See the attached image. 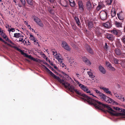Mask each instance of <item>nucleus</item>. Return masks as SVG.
Listing matches in <instances>:
<instances>
[{
  "instance_id": "f257e3e1",
  "label": "nucleus",
  "mask_w": 125,
  "mask_h": 125,
  "mask_svg": "<svg viewBox=\"0 0 125 125\" xmlns=\"http://www.w3.org/2000/svg\"><path fill=\"white\" fill-rule=\"evenodd\" d=\"M93 90L100 96V98L102 99L108 104H111L115 105H118V104L112 99L107 96L106 95L101 93L95 88H93Z\"/></svg>"
},
{
  "instance_id": "f03ea898",
  "label": "nucleus",
  "mask_w": 125,
  "mask_h": 125,
  "mask_svg": "<svg viewBox=\"0 0 125 125\" xmlns=\"http://www.w3.org/2000/svg\"><path fill=\"white\" fill-rule=\"evenodd\" d=\"M43 66L47 72L52 77L54 78L57 79L61 83H62L64 86L65 85L66 83L64 82L63 80H61L59 77L56 76L44 65H43Z\"/></svg>"
},
{
  "instance_id": "7ed1b4c3",
  "label": "nucleus",
  "mask_w": 125,
  "mask_h": 125,
  "mask_svg": "<svg viewBox=\"0 0 125 125\" xmlns=\"http://www.w3.org/2000/svg\"><path fill=\"white\" fill-rule=\"evenodd\" d=\"M15 49L21 52V54L24 55V56L25 57L28 58L29 59L32 60L34 61H35L36 60L35 58H33L31 56V55H29L27 53L24 52L21 50L18 47H14Z\"/></svg>"
},
{
  "instance_id": "20e7f679",
  "label": "nucleus",
  "mask_w": 125,
  "mask_h": 125,
  "mask_svg": "<svg viewBox=\"0 0 125 125\" xmlns=\"http://www.w3.org/2000/svg\"><path fill=\"white\" fill-rule=\"evenodd\" d=\"M79 86L85 92L89 94L90 95H92L94 96L91 94V91L89 90L88 88L86 86H85L84 85H83L81 84L80 83L79 85Z\"/></svg>"
},
{
  "instance_id": "39448f33",
  "label": "nucleus",
  "mask_w": 125,
  "mask_h": 125,
  "mask_svg": "<svg viewBox=\"0 0 125 125\" xmlns=\"http://www.w3.org/2000/svg\"><path fill=\"white\" fill-rule=\"evenodd\" d=\"M107 11H101L100 13V17L102 20H106L107 18Z\"/></svg>"
},
{
  "instance_id": "423d86ee",
  "label": "nucleus",
  "mask_w": 125,
  "mask_h": 125,
  "mask_svg": "<svg viewBox=\"0 0 125 125\" xmlns=\"http://www.w3.org/2000/svg\"><path fill=\"white\" fill-rule=\"evenodd\" d=\"M62 46L65 50L67 51H69L71 50V48L68 45L67 42L65 41H62Z\"/></svg>"
},
{
  "instance_id": "0eeeda50",
  "label": "nucleus",
  "mask_w": 125,
  "mask_h": 125,
  "mask_svg": "<svg viewBox=\"0 0 125 125\" xmlns=\"http://www.w3.org/2000/svg\"><path fill=\"white\" fill-rule=\"evenodd\" d=\"M20 3L18 4L19 7H23V8H25L26 2L25 0H20Z\"/></svg>"
},
{
  "instance_id": "6e6552de",
  "label": "nucleus",
  "mask_w": 125,
  "mask_h": 125,
  "mask_svg": "<svg viewBox=\"0 0 125 125\" xmlns=\"http://www.w3.org/2000/svg\"><path fill=\"white\" fill-rule=\"evenodd\" d=\"M106 38L112 42L115 39V37L112 34H107L106 35Z\"/></svg>"
},
{
  "instance_id": "1a4fd4ad",
  "label": "nucleus",
  "mask_w": 125,
  "mask_h": 125,
  "mask_svg": "<svg viewBox=\"0 0 125 125\" xmlns=\"http://www.w3.org/2000/svg\"><path fill=\"white\" fill-rule=\"evenodd\" d=\"M86 4L87 10L90 12L92 8V5L90 0H88L86 2Z\"/></svg>"
},
{
  "instance_id": "9d476101",
  "label": "nucleus",
  "mask_w": 125,
  "mask_h": 125,
  "mask_svg": "<svg viewBox=\"0 0 125 125\" xmlns=\"http://www.w3.org/2000/svg\"><path fill=\"white\" fill-rule=\"evenodd\" d=\"M104 7L105 5L103 3L100 2L98 3V5L96 8V10L97 11H99L100 9Z\"/></svg>"
},
{
  "instance_id": "9b49d317",
  "label": "nucleus",
  "mask_w": 125,
  "mask_h": 125,
  "mask_svg": "<svg viewBox=\"0 0 125 125\" xmlns=\"http://www.w3.org/2000/svg\"><path fill=\"white\" fill-rule=\"evenodd\" d=\"M78 7L79 10L83 12L84 10L82 2L81 1H79L78 2Z\"/></svg>"
},
{
  "instance_id": "f8f14e48",
  "label": "nucleus",
  "mask_w": 125,
  "mask_h": 125,
  "mask_svg": "<svg viewBox=\"0 0 125 125\" xmlns=\"http://www.w3.org/2000/svg\"><path fill=\"white\" fill-rule=\"evenodd\" d=\"M103 25L105 27L107 28H110L112 26L111 23L108 21L104 23L103 24Z\"/></svg>"
},
{
  "instance_id": "ddd939ff",
  "label": "nucleus",
  "mask_w": 125,
  "mask_h": 125,
  "mask_svg": "<svg viewBox=\"0 0 125 125\" xmlns=\"http://www.w3.org/2000/svg\"><path fill=\"white\" fill-rule=\"evenodd\" d=\"M101 88L107 94H110L111 95H112V94L111 93V92L109 90V89L104 87H102Z\"/></svg>"
},
{
  "instance_id": "4468645a",
  "label": "nucleus",
  "mask_w": 125,
  "mask_h": 125,
  "mask_svg": "<svg viewBox=\"0 0 125 125\" xmlns=\"http://www.w3.org/2000/svg\"><path fill=\"white\" fill-rule=\"evenodd\" d=\"M114 51L115 54L117 55H120L122 54L121 51L118 48L116 49Z\"/></svg>"
},
{
  "instance_id": "2eb2a0df",
  "label": "nucleus",
  "mask_w": 125,
  "mask_h": 125,
  "mask_svg": "<svg viewBox=\"0 0 125 125\" xmlns=\"http://www.w3.org/2000/svg\"><path fill=\"white\" fill-rule=\"evenodd\" d=\"M86 49L87 51L90 53L92 54H93V51L92 49L89 45H86Z\"/></svg>"
},
{
  "instance_id": "dca6fc26",
  "label": "nucleus",
  "mask_w": 125,
  "mask_h": 125,
  "mask_svg": "<svg viewBox=\"0 0 125 125\" xmlns=\"http://www.w3.org/2000/svg\"><path fill=\"white\" fill-rule=\"evenodd\" d=\"M99 69L100 71L103 74H105L106 73V71L104 67L101 65H100L99 67Z\"/></svg>"
},
{
  "instance_id": "f3484780",
  "label": "nucleus",
  "mask_w": 125,
  "mask_h": 125,
  "mask_svg": "<svg viewBox=\"0 0 125 125\" xmlns=\"http://www.w3.org/2000/svg\"><path fill=\"white\" fill-rule=\"evenodd\" d=\"M74 20H75L76 24L77 25V26H79L81 24L79 18L77 17H75L74 18Z\"/></svg>"
},
{
  "instance_id": "a211bd4d",
  "label": "nucleus",
  "mask_w": 125,
  "mask_h": 125,
  "mask_svg": "<svg viewBox=\"0 0 125 125\" xmlns=\"http://www.w3.org/2000/svg\"><path fill=\"white\" fill-rule=\"evenodd\" d=\"M116 14V10L114 8L112 9L111 12V14L112 17L115 16Z\"/></svg>"
},
{
  "instance_id": "6ab92c4d",
  "label": "nucleus",
  "mask_w": 125,
  "mask_h": 125,
  "mask_svg": "<svg viewBox=\"0 0 125 125\" xmlns=\"http://www.w3.org/2000/svg\"><path fill=\"white\" fill-rule=\"evenodd\" d=\"M111 32L113 34L116 35L117 36H119L118 34V32L117 30L114 29L112 30L111 31Z\"/></svg>"
},
{
  "instance_id": "aec40b11",
  "label": "nucleus",
  "mask_w": 125,
  "mask_h": 125,
  "mask_svg": "<svg viewBox=\"0 0 125 125\" xmlns=\"http://www.w3.org/2000/svg\"><path fill=\"white\" fill-rule=\"evenodd\" d=\"M95 33L97 36H100L101 34L100 30L98 29H96Z\"/></svg>"
},
{
  "instance_id": "412c9836",
  "label": "nucleus",
  "mask_w": 125,
  "mask_h": 125,
  "mask_svg": "<svg viewBox=\"0 0 125 125\" xmlns=\"http://www.w3.org/2000/svg\"><path fill=\"white\" fill-rule=\"evenodd\" d=\"M22 36V35L19 33H15L14 34V37L18 38Z\"/></svg>"
},
{
  "instance_id": "4be33fe9",
  "label": "nucleus",
  "mask_w": 125,
  "mask_h": 125,
  "mask_svg": "<svg viewBox=\"0 0 125 125\" xmlns=\"http://www.w3.org/2000/svg\"><path fill=\"white\" fill-rule=\"evenodd\" d=\"M27 3L30 6H32L33 5V1L32 0H27Z\"/></svg>"
},
{
  "instance_id": "5701e85b",
  "label": "nucleus",
  "mask_w": 125,
  "mask_h": 125,
  "mask_svg": "<svg viewBox=\"0 0 125 125\" xmlns=\"http://www.w3.org/2000/svg\"><path fill=\"white\" fill-rule=\"evenodd\" d=\"M118 17V19L120 20H123L124 19V17L122 16H121V14L119 13H118L117 14Z\"/></svg>"
},
{
  "instance_id": "b1692460",
  "label": "nucleus",
  "mask_w": 125,
  "mask_h": 125,
  "mask_svg": "<svg viewBox=\"0 0 125 125\" xmlns=\"http://www.w3.org/2000/svg\"><path fill=\"white\" fill-rule=\"evenodd\" d=\"M87 25L89 29H91L93 27V23L91 22H89L88 23Z\"/></svg>"
},
{
  "instance_id": "393cba45",
  "label": "nucleus",
  "mask_w": 125,
  "mask_h": 125,
  "mask_svg": "<svg viewBox=\"0 0 125 125\" xmlns=\"http://www.w3.org/2000/svg\"><path fill=\"white\" fill-rule=\"evenodd\" d=\"M87 73L90 77L92 78H94V75L93 73L91 72L90 71L88 72Z\"/></svg>"
},
{
  "instance_id": "a878e982",
  "label": "nucleus",
  "mask_w": 125,
  "mask_h": 125,
  "mask_svg": "<svg viewBox=\"0 0 125 125\" xmlns=\"http://www.w3.org/2000/svg\"><path fill=\"white\" fill-rule=\"evenodd\" d=\"M115 24L117 27H121L122 26V24L117 21H116L115 22Z\"/></svg>"
},
{
  "instance_id": "bb28decb",
  "label": "nucleus",
  "mask_w": 125,
  "mask_h": 125,
  "mask_svg": "<svg viewBox=\"0 0 125 125\" xmlns=\"http://www.w3.org/2000/svg\"><path fill=\"white\" fill-rule=\"evenodd\" d=\"M56 58L58 60V61L60 62H62V60L61 58L60 57L59 55H57L56 56Z\"/></svg>"
},
{
  "instance_id": "cd10ccee",
  "label": "nucleus",
  "mask_w": 125,
  "mask_h": 125,
  "mask_svg": "<svg viewBox=\"0 0 125 125\" xmlns=\"http://www.w3.org/2000/svg\"><path fill=\"white\" fill-rule=\"evenodd\" d=\"M37 23L38 25L40 27H42L44 25L42 21H41V20L39 21Z\"/></svg>"
},
{
  "instance_id": "c85d7f7f",
  "label": "nucleus",
  "mask_w": 125,
  "mask_h": 125,
  "mask_svg": "<svg viewBox=\"0 0 125 125\" xmlns=\"http://www.w3.org/2000/svg\"><path fill=\"white\" fill-rule=\"evenodd\" d=\"M113 60L115 64H118L119 63L118 62L119 61V60L117 59L114 57L113 58Z\"/></svg>"
},
{
  "instance_id": "c756f323",
  "label": "nucleus",
  "mask_w": 125,
  "mask_h": 125,
  "mask_svg": "<svg viewBox=\"0 0 125 125\" xmlns=\"http://www.w3.org/2000/svg\"><path fill=\"white\" fill-rule=\"evenodd\" d=\"M34 21L37 23L40 20V19L38 18L37 17H35L34 18Z\"/></svg>"
},
{
  "instance_id": "7c9ffc66",
  "label": "nucleus",
  "mask_w": 125,
  "mask_h": 125,
  "mask_svg": "<svg viewBox=\"0 0 125 125\" xmlns=\"http://www.w3.org/2000/svg\"><path fill=\"white\" fill-rule=\"evenodd\" d=\"M116 44L118 47H121L122 46L121 44L120 41H118L116 43Z\"/></svg>"
},
{
  "instance_id": "2f4dec72",
  "label": "nucleus",
  "mask_w": 125,
  "mask_h": 125,
  "mask_svg": "<svg viewBox=\"0 0 125 125\" xmlns=\"http://www.w3.org/2000/svg\"><path fill=\"white\" fill-rule=\"evenodd\" d=\"M30 37L29 38L31 40L33 41L35 39V38L34 37L33 35H31V34L30 35Z\"/></svg>"
},
{
  "instance_id": "473e14b6",
  "label": "nucleus",
  "mask_w": 125,
  "mask_h": 125,
  "mask_svg": "<svg viewBox=\"0 0 125 125\" xmlns=\"http://www.w3.org/2000/svg\"><path fill=\"white\" fill-rule=\"evenodd\" d=\"M5 40L8 42L12 44H13V42H12V41H11L8 38V37H6V39H5Z\"/></svg>"
},
{
  "instance_id": "72a5a7b5",
  "label": "nucleus",
  "mask_w": 125,
  "mask_h": 125,
  "mask_svg": "<svg viewBox=\"0 0 125 125\" xmlns=\"http://www.w3.org/2000/svg\"><path fill=\"white\" fill-rule=\"evenodd\" d=\"M106 64V66L109 67V68H110L112 66L111 64L109 62H108L106 61L105 62Z\"/></svg>"
},
{
  "instance_id": "f704fd0d",
  "label": "nucleus",
  "mask_w": 125,
  "mask_h": 125,
  "mask_svg": "<svg viewBox=\"0 0 125 125\" xmlns=\"http://www.w3.org/2000/svg\"><path fill=\"white\" fill-rule=\"evenodd\" d=\"M112 1V0H107L106 2L107 5H111Z\"/></svg>"
},
{
  "instance_id": "c9c22d12",
  "label": "nucleus",
  "mask_w": 125,
  "mask_h": 125,
  "mask_svg": "<svg viewBox=\"0 0 125 125\" xmlns=\"http://www.w3.org/2000/svg\"><path fill=\"white\" fill-rule=\"evenodd\" d=\"M83 60L85 63L87 62H89V61L85 57H83Z\"/></svg>"
},
{
  "instance_id": "e433bc0d",
  "label": "nucleus",
  "mask_w": 125,
  "mask_h": 125,
  "mask_svg": "<svg viewBox=\"0 0 125 125\" xmlns=\"http://www.w3.org/2000/svg\"><path fill=\"white\" fill-rule=\"evenodd\" d=\"M104 47L105 50L106 51H107L108 50V46L107 45V43H105Z\"/></svg>"
},
{
  "instance_id": "4c0bfd02",
  "label": "nucleus",
  "mask_w": 125,
  "mask_h": 125,
  "mask_svg": "<svg viewBox=\"0 0 125 125\" xmlns=\"http://www.w3.org/2000/svg\"><path fill=\"white\" fill-rule=\"evenodd\" d=\"M65 85H64V87L66 88H68L70 86V84L69 83H65Z\"/></svg>"
},
{
  "instance_id": "58836bf2",
  "label": "nucleus",
  "mask_w": 125,
  "mask_h": 125,
  "mask_svg": "<svg viewBox=\"0 0 125 125\" xmlns=\"http://www.w3.org/2000/svg\"><path fill=\"white\" fill-rule=\"evenodd\" d=\"M75 4L74 1H72V3L70 4V6L72 7H74L75 5Z\"/></svg>"
},
{
  "instance_id": "ea45409f",
  "label": "nucleus",
  "mask_w": 125,
  "mask_h": 125,
  "mask_svg": "<svg viewBox=\"0 0 125 125\" xmlns=\"http://www.w3.org/2000/svg\"><path fill=\"white\" fill-rule=\"evenodd\" d=\"M115 94V96H116V97H117V98L119 99H121L122 98V97L120 96H119L118 94H117V93Z\"/></svg>"
},
{
  "instance_id": "a19ab883",
  "label": "nucleus",
  "mask_w": 125,
  "mask_h": 125,
  "mask_svg": "<svg viewBox=\"0 0 125 125\" xmlns=\"http://www.w3.org/2000/svg\"><path fill=\"white\" fill-rule=\"evenodd\" d=\"M8 30L9 32L10 31L13 32L15 31V29L14 28H11L9 29H8Z\"/></svg>"
},
{
  "instance_id": "79ce46f5",
  "label": "nucleus",
  "mask_w": 125,
  "mask_h": 125,
  "mask_svg": "<svg viewBox=\"0 0 125 125\" xmlns=\"http://www.w3.org/2000/svg\"><path fill=\"white\" fill-rule=\"evenodd\" d=\"M0 34L2 37H3L6 35L5 33L3 32V31H2L0 33Z\"/></svg>"
},
{
  "instance_id": "37998d69",
  "label": "nucleus",
  "mask_w": 125,
  "mask_h": 125,
  "mask_svg": "<svg viewBox=\"0 0 125 125\" xmlns=\"http://www.w3.org/2000/svg\"><path fill=\"white\" fill-rule=\"evenodd\" d=\"M109 68L110 69V70H111V71H115V69L113 67H112V66H111Z\"/></svg>"
},
{
  "instance_id": "c03bdc74",
  "label": "nucleus",
  "mask_w": 125,
  "mask_h": 125,
  "mask_svg": "<svg viewBox=\"0 0 125 125\" xmlns=\"http://www.w3.org/2000/svg\"><path fill=\"white\" fill-rule=\"evenodd\" d=\"M49 11L50 14H53L54 13V11L52 9H50L49 10Z\"/></svg>"
},
{
  "instance_id": "a18cd8bd",
  "label": "nucleus",
  "mask_w": 125,
  "mask_h": 125,
  "mask_svg": "<svg viewBox=\"0 0 125 125\" xmlns=\"http://www.w3.org/2000/svg\"><path fill=\"white\" fill-rule=\"evenodd\" d=\"M0 41H1L3 42H4L5 44H6L7 43L4 40H3L2 38L0 37Z\"/></svg>"
},
{
  "instance_id": "49530a36",
  "label": "nucleus",
  "mask_w": 125,
  "mask_h": 125,
  "mask_svg": "<svg viewBox=\"0 0 125 125\" xmlns=\"http://www.w3.org/2000/svg\"><path fill=\"white\" fill-rule=\"evenodd\" d=\"M24 40H23V38H20V40H19V42H24Z\"/></svg>"
},
{
  "instance_id": "de8ad7c7",
  "label": "nucleus",
  "mask_w": 125,
  "mask_h": 125,
  "mask_svg": "<svg viewBox=\"0 0 125 125\" xmlns=\"http://www.w3.org/2000/svg\"><path fill=\"white\" fill-rule=\"evenodd\" d=\"M122 42L124 43L125 44V37H123L122 38Z\"/></svg>"
},
{
  "instance_id": "09e8293b",
  "label": "nucleus",
  "mask_w": 125,
  "mask_h": 125,
  "mask_svg": "<svg viewBox=\"0 0 125 125\" xmlns=\"http://www.w3.org/2000/svg\"><path fill=\"white\" fill-rule=\"evenodd\" d=\"M120 55H121V57L122 58L125 57V53H122Z\"/></svg>"
},
{
  "instance_id": "8fccbe9b",
  "label": "nucleus",
  "mask_w": 125,
  "mask_h": 125,
  "mask_svg": "<svg viewBox=\"0 0 125 125\" xmlns=\"http://www.w3.org/2000/svg\"><path fill=\"white\" fill-rule=\"evenodd\" d=\"M50 2L52 3H53L54 2L55 0H48Z\"/></svg>"
},
{
  "instance_id": "3c124183",
  "label": "nucleus",
  "mask_w": 125,
  "mask_h": 125,
  "mask_svg": "<svg viewBox=\"0 0 125 125\" xmlns=\"http://www.w3.org/2000/svg\"><path fill=\"white\" fill-rule=\"evenodd\" d=\"M85 63L87 64L88 65H90L91 64V62L89 61V62H87Z\"/></svg>"
},
{
  "instance_id": "603ef678",
  "label": "nucleus",
  "mask_w": 125,
  "mask_h": 125,
  "mask_svg": "<svg viewBox=\"0 0 125 125\" xmlns=\"http://www.w3.org/2000/svg\"><path fill=\"white\" fill-rule=\"evenodd\" d=\"M121 100L122 101H124L125 100V98L123 97L122 98V99H121Z\"/></svg>"
},
{
  "instance_id": "864d4df0",
  "label": "nucleus",
  "mask_w": 125,
  "mask_h": 125,
  "mask_svg": "<svg viewBox=\"0 0 125 125\" xmlns=\"http://www.w3.org/2000/svg\"><path fill=\"white\" fill-rule=\"evenodd\" d=\"M7 37V36L6 35L5 36H4L3 37L4 39H6V37Z\"/></svg>"
},
{
  "instance_id": "5fc2aeb1",
  "label": "nucleus",
  "mask_w": 125,
  "mask_h": 125,
  "mask_svg": "<svg viewBox=\"0 0 125 125\" xmlns=\"http://www.w3.org/2000/svg\"><path fill=\"white\" fill-rule=\"evenodd\" d=\"M46 64L48 65V66L49 67L50 69H51V68L52 67H51V66H50V65H48L47 63H46Z\"/></svg>"
},
{
  "instance_id": "6e6d98bb",
  "label": "nucleus",
  "mask_w": 125,
  "mask_h": 125,
  "mask_svg": "<svg viewBox=\"0 0 125 125\" xmlns=\"http://www.w3.org/2000/svg\"><path fill=\"white\" fill-rule=\"evenodd\" d=\"M50 69L53 71H55L54 70L52 67V68H51Z\"/></svg>"
},
{
  "instance_id": "4d7b16f0",
  "label": "nucleus",
  "mask_w": 125,
  "mask_h": 125,
  "mask_svg": "<svg viewBox=\"0 0 125 125\" xmlns=\"http://www.w3.org/2000/svg\"><path fill=\"white\" fill-rule=\"evenodd\" d=\"M49 62H50V64L52 66L53 65V63L52 62H50V61H49Z\"/></svg>"
},
{
  "instance_id": "13d9d810",
  "label": "nucleus",
  "mask_w": 125,
  "mask_h": 125,
  "mask_svg": "<svg viewBox=\"0 0 125 125\" xmlns=\"http://www.w3.org/2000/svg\"><path fill=\"white\" fill-rule=\"evenodd\" d=\"M25 24L26 25H28V23L26 22V21H25Z\"/></svg>"
},
{
  "instance_id": "bf43d9fd",
  "label": "nucleus",
  "mask_w": 125,
  "mask_h": 125,
  "mask_svg": "<svg viewBox=\"0 0 125 125\" xmlns=\"http://www.w3.org/2000/svg\"><path fill=\"white\" fill-rule=\"evenodd\" d=\"M13 1L15 3V5H17V4H16V0H13Z\"/></svg>"
},
{
  "instance_id": "052dcab7",
  "label": "nucleus",
  "mask_w": 125,
  "mask_h": 125,
  "mask_svg": "<svg viewBox=\"0 0 125 125\" xmlns=\"http://www.w3.org/2000/svg\"><path fill=\"white\" fill-rule=\"evenodd\" d=\"M1 29H2L0 28V33H1L2 31H3V30H2V31L1 30Z\"/></svg>"
},
{
  "instance_id": "680f3d73",
  "label": "nucleus",
  "mask_w": 125,
  "mask_h": 125,
  "mask_svg": "<svg viewBox=\"0 0 125 125\" xmlns=\"http://www.w3.org/2000/svg\"><path fill=\"white\" fill-rule=\"evenodd\" d=\"M53 52V55H54V56H55V55H57V54H56L55 55H54V54L55 53V52Z\"/></svg>"
},
{
  "instance_id": "e2e57ef3",
  "label": "nucleus",
  "mask_w": 125,
  "mask_h": 125,
  "mask_svg": "<svg viewBox=\"0 0 125 125\" xmlns=\"http://www.w3.org/2000/svg\"><path fill=\"white\" fill-rule=\"evenodd\" d=\"M54 68L56 69H57V67L56 66H54Z\"/></svg>"
},
{
  "instance_id": "0e129e2a",
  "label": "nucleus",
  "mask_w": 125,
  "mask_h": 125,
  "mask_svg": "<svg viewBox=\"0 0 125 125\" xmlns=\"http://www.w3.org/2000/svg\"><path fill=\"white\" fill-rule=\"evenodd\" d=\"M69 3L70 4H71V3H72V1H70L69 0Z\"/></svg>"
},
{
  "instance_id": "69168bd1",
  "label": "nucleus",
  "mask_w": 125,
  "mask_h": 125,
  "mask_svg": "<svg viewBox=\"0 0 125 125\" xmlns=\"http://www.w3.org/2000/svg\"><path fill=\"white\" fill-rule=\"evenodd\" d=\"M8 29H9V28L11 27V26H9V25H8Z\"/></svg>"
},
{
  "instance_id": "338daca9",
  "label": "nucleus",
  "mask_w": 125,
  "mask_h": 125,
  "mask_svg": "<svg viewBox=\"0 0 125 125\" xmlns=\"http://www.w3.org/2000/svg\"><path fill=\"white\" fill-rule=\"evenodd\" d=\"M33 41L34 42H36V39H35V40H33Z\"/></svg>"
},
{
  "instance_id": "774afa93",
  "label": "nucleus",
  "mask_w": 125,
  "mask_h": 125,
  "mask_svg": "<svg viewBox=\"0 0 125 125\" xmlns=\"http://www.w3.org/2000/svg\"><path fill=\"white\" fill-rule=\"evenodd\" d=\"M27 26L28 27H30V25H27Z\"/></svg>"
}]
</instances>
